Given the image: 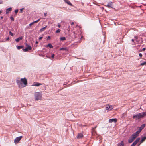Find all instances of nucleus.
Masks as SVG:
<instances>
[{
	"label": "nucleus",
	"instance_id": "nucleus-50",
	"mask_svg": "<svg viewBox=\"0 0 146 146\" xmlns=\"http://www.w3.org/2000/svg\"><path fill=\"white\" fill-rule=\"evenodd\" d=\"M74 24V23L73 22H72V23H71V25H73V24Z\"/></svg>",
	"mask_w": 146,
	"mask_h": 146
},
{
	"label": "nucleus",
	"instance_id": "nucleus-26",
	"mask_svg": "<svg viewBox=\"0 0 146 146\" xmlns=\"http://www.w3.org/2000/svg\"><path fill=\"white\" fill-rule=\"evenodd\" d=\"M23 51L24 52H27L28 51V50L27 49V48H25L23 49Z\"/></svg>",
	"mask_w": 146,
	"mask_h": 146
},
{
	"label": "nucleus",
	"instance_id": "nucleus-53",
	"mask_svg": "<svg viewBox=\"0 0 146 146\" xmlns=\"http://www.w3.org/2000/svg\"><path fill=\"white\" fill-rule=\"evenodd\" d=\"M96 127H94L93 128H92V129H95L96 128Z\"/></svg>",
	"mask_w": 146,
	"mask_h": 146
},
{
	"label": "nucleus",
	"instance_id": "nucleus-23",
	"mask_svg": "<svg viewBox=\"0 0 146 146\" xmlns=\"http://www.w3.org/2000/svg\"><path fill=\"white\" fill-rule=\"evenodd\" d=\"M142 115L143 117L146 116V112L142 113Z\"/></svg>",
	"mask_w": 146,
	"mask_h": 146
},
{
	"label": "nucleus",
	"instance_id": "nucleus-27",
	"mask_svg": "<svg viewBox=\"0 0 146 146\" xmlns=\"http://www.w3.org/2000/svg\"><path fill=\"white\" fill-rule=\"evenodd\" d=\"M27 49L29 50H31V49L32 48L30 46L28 45L27 47Z\"/></svg>",
	"mask_w": 146,
	"mask_h": 146
},
{
	"label": "nucleus",
	"instance_id": "nucleus-19",
	"mask_svg": "<svg viewBox=\"0 0 146 146\" xmlns=\"http://www.w3.org/2000/svg\"><path fill=\"white\" fill-rule=\"evenodd\" d=\"M11 10L12 8L11 7H9V8L7 9L6 11V14L8 13L9 11H11Z\"/></svg>",
	"mask_w": 146,
	"mask_h": 146
},
{
	"label": "nucleus",
	"instance_id": "nucleus-25",
	"mask_svg": "<svg viewBox=\"0 0 146 146\" xmlns=\"http://www.w3.org/2000/svg\"><path fill=\"white\" fill-rule=\"evenodd\" d=\"M145 124H142L140 128L142 129H143L145 126Z\"/></svg>",
	"mask_w": 146,
	"mask_h": 146
},
{
	"label": "nucleus",
	"instance_id": "nucleus-16",
	"mask_svg": "<svg viewBox=\"0 0 146 146\" xmlns=\"http://www.w3.org/2000/svg\"><path fill=\"white\" fill-rule=\"evenodd\" d=\"M64 1L66 3H67L69 5L72 6L73 5L71 3V2L68 0H64Z\"/></svg>",
	"mask_w": 146,
	"mask_h": 146
},
{
	"label": "nucleus",
	"instance_id": "nucleus-36",
	"mask_svg": "<svg viewBox=\"0 0 146 146\" xmlns=\"http://www.w3.org/2000/svg\"><path fill=\"white\" fill-rule=\"evenodd\" d=\"M18 9H16L15 11V13H17L18 12Z\"/></svg>",
	"mask_w": 146,
	"mask_h": 146
},
{
	"label": "nucleus",
	"instance_id": "nucleus-38",
	"mask_svg": "<svg viewBox=\"0 0 146 146\" xmlns=\"http://www.w3.org/2000/svg\"><path fill=\"white\" fill-rule=\"evenodd\" d=\"M54 54H53L52 55V58H53L54 57Z\"/></svg>",
	"mask_w": 146,
	"mask_h": 146
},
{
	"label": "nucleus",
	"instance_id": "nucleus-48",
	"mask_svg": "<svg viewBox=\"0 0 146 146\" xmlns=\"http://www.w3.org/2000/svg\"><path fill=\"white\" fill-rule=\"evenodd\" d=\"M131 41L133 42H134L135 43V42H134V40L133 39H132V40H131Z\"/></svg>",
	"mask_w": 146,
	"mask_h": 146
},
{
	"label": "nucleus",
	"instance_id": "nucleus-35",
	"mask_svg": "<svg viewBox=\"0 0 146 146\" xmlns=\"http://www.w3.org/2000/svg\"><path fill=\"white\" fill-rule=\"evenodd\" d=\"M24 9V8H22L20 9V12L21 13L23 12V10Z\"/></svg>",
	"mask_w": 146,
	"mask_h": 146
},
{
	"label": "nucleus",
	"instance_id": "nucleus-43",
	"mask_svg": "<svg viewBox=\"0 0 146 146\" xmlns=\"http://www.w3.org/2000/svg\"><path fill=\"white\" fill-rule=\"evenodd\" d=\"M3 3L2 0H0V4H2Z\"/></svg>",
	"mask_w": 146,
	"mask_h": 146
},
{
	"label": "nucleus",
	"instance_id": "nucleus-10",
	"mask_svg": "<svg viewBox=\"0 0 146 146\" xmlns=\"http://www.w3.org/2000/svg\"><path fill=\"white\" fill-rule=\"evenodd\" d=\"M117 121V119L116 118L111 119H110L109 120V122L111 123L113 122L115 123H116Z\"/></svg>",
	"mask_w": 146,
	"mask_h": 146
},
{
	"label": "nucleus",
	"instance_id": "nucleus-9",
	"mask_svg": "<svg viewBox=\"0 0 146 146\" xmlns=\"http://www.w3.org/2000/svg\"><path fill=\"white\" fill-rule=\"evenodd\" d=\"M140 139V138H137L132 143L131 146H135Z\"/></svg>",
	"mask_w": 146,
	"mask_h": 146
},
{
	"label": "nucleus",
	"instance_id": "nucleus-58",
	"mask_svg": "<svg viewBox=\"0 0 146 146\" xmlns=\"http://www.w3.org/2000/svg\"><path fill=\"white\" fill-rule=\"evenodd\" d=\"M139 145L138 146H139Z\"/></svg>",
	"mask_w": 146,
	"mask_h": 146
},
{
	"label": "nucleus",
	"instance_id": "nucleus-57",
	"mask_svg": "<svg viewBox=\"0 0 146 146\" xmlns=\"http://www.w3.org/2000/svg\"><path fill=\"white\" fill-rule=\"evenodd\" d=\"M82 4H83V3H82Z\"/></svg>",
	"mask_w": 146,
	"mask_h": 146
},
{
	"label": "nucleus",
	"instance_id": "nucleus-22",
	"mask_svg": "<svg viewBox=\"0 0 146 146\" xmlns=\"http://www.w3.org/2000/svg\"><path fill=\"white\" fill-rule=\"evenodd\" d=\"M47 46L49 47L50 48H52L53 47V46L50 44H48Z\"/></svg>",
	"mask_w": 146,
	"mask_h": 146
},
{
	"label": "nucleus",
	"instance_id": "nucleus-5",
	"mask_svg": "<svg viewBox=\"0 0 146 146\" xmlns=\"http://www.w3.org/2000/svg\"><path fill=\"white\" fill-rule=\"evenodd\" d=\"M21 79L22 84H23V85L24 86H26L27 84V80L25 78V77L24 78H21Z\"/></svg>",
	"mask_w": 146,
	"mask_h": 146
},
{
	"label": "nucleus",
	"instance_id": "nucleus-30",
	"mask_svg": "<svg viewBox=\"0 0 146 146\" xmlns=\"http://www.w3.org/2000/svg\"><path fill=\"white\" fill-rule=\"evenodd\" d=\"M44 30H45V29L43 28H41L40 30V32H42V31H44Z\"/></svg>",
	"mask_w": 146,
	"mask_h": 146
},
{
	"label": "nucleus",
	"instance_id": "nucleus-40",
	"mask_svg": "<svg viewBox=\"0 0 146 146\" xmlns=\"http://www.w3.org/2000/svg\"><path fill=\"white\" fill-rule=\"evenodd\" d=\"M47 13L46 12L45 13H44V16L45 17H46L47 16Z\"/></svg>",
	"mask_w": 146,
	"mask_h": 146
},
{
	"label": "nucleus",
	"instance_id": "nucleus-54",
	"mask_svg": "<svg viewBox=\"0 0 146 146\" xmlns=\"http://www.w3.org/2000/svg\"><path fill=\"white\" fill-rule=\"evenodd\" d=\"M3 16H1V19H3Z\"/></svg>",
	"mask_w": 146,
	"mask_h": 146
},
{
	"label": "nucleus",
	"instance_id": "nucleus-17",
	"mask_svg": "<svg viewBox=\"0 0 146 146\" xmlns=\"http://www.w3.org/2000/svg\"><path fill=\"white\" fill-rule=\"evenodd\" d=\"M146 139V135L141 137V139L140 141L141 143H143V141Z\"/></svg>",
	"mask_w": 146,
	"mask_h": 146
},
{
	"label": "nucleus",
	"instance_id": "nucleus-45",
	"mask_svg": "<svg viewBox=\"0 0 146 146\" xmlns=\"http://www.w3.org/2000/svg\"><path fill=\"white\" fill-rule=\"evenodd\" d=\"M43 38L42 37H40L39 38V40Z\"/></svg>",
	"mask_w": 146,
	"mask_h": 146
},
{
	"label": "nucleus",
	"instance_id": "nucleus-49",
	"mask_svg": "<svg viewBox=\"0 0 146 146\" xmlns=\"http://www.w3.org/2000/svg\"><path fill=\"white\" fill-rule=\"evenodd\" d=\"M9 39V37H7L6 38V40H8Z\"/></svg>",
	"mask_w": 146,
	"mask_h": 146
},
{
	"label": "nucleus",
	"instance_id": "nucleus-14",
	"mask_svg": "<svg viewBox=\"0 0 146 146\" xmlns=\"http://www.w3.org/2000/svg\"><path fill=\"white\" fill-rule=\"evenodd\" d=\"M83 136V135L82 133H78L77 135V138L78 139H80L82 138Z\"/></svg>",
	"mask_w": 146,
	"mask_h": 146
},
{
	"label": "nucleus",
	"instance_id": "nucleus-11",
	"mask_svg": "<svg viewBox=\"0 0 146 146\" xmlns=\"http://www.w3.org/2000/svg\"><path fill=\"white\" fill-rule=\"evenodd\" d=\"M141 130H138L133 134L137 137L138 136Z\"/></svg>",
	"mask_w": 146,
	"mask_h": 146
},
{
	"label": "nucleus",
	"instance_id": "nucleus-21",
	"mask_svg": "<svg viewBox=\"0 0 146 146\" xmlns=\"http://www.w3.org/2000/svg\"><path fill=\"white\" fill-rule=\"evenodd\" d=\"M66 40V38L65 37H61L60 38V40L61 41H64Z\"/></svg>",
	"mask_w": 146,
	"mask_h": 146
},
{
	"label": "nucleus",
	"instance_id": "nucleus-46",
	"mask_svg": "<svg viewBox=\"0 0 146 146\" xmlns=\"http://www.w3.org/2000/svg\"><path fill=\"white\" fill-rule=\"evenodd\" d=\"M145 48H143L142 49L143 51H144L145 50Z\"/></svg>",
	"mask_w": 146,
	"mask_h": 146
},
{
	"label": "nucleus",
	"instance_id": "nucleus-42",
	"mask_svg": "<svg viewBox=\"0 0 146 146\" xmlns=\"http://www.w3.org/2000/svg\"><path fill=\"white\" fill-rule=\"evenodd\" d=\"M67 84V83L66 82H64L63 84V85H66Z\"/></svg>",
	"mask_w": 146,
	"mask_h": 146
},
{
	"label": "nucleus",
	"instance_id": "nucleus-3",
	"mask_svg": "<svg viewBox=\"0 0 146 146\" xmlns=\"http://www.w3.org/2000/svg\"><path fill=\"white\" fill-rule=\"evenodd\" d=\"M143 117L142 113H139L133 116V119H138Z\"/></svg>",
	"mask_w": 146,
	"mask_h": 146
},
{
	"label": "nucleus",
	"instance_id": "nucleus-1",
	"mask_svg": "<svg viewBox=\"0 0 146 146\" xmlns=\"http://www.w3.org/2000/svg\"><path fill=\"white\" fill-rule=\"evenodd\" d=\"M35 98V100H41L42 98V94L41 92H36L34 94Z\"/></svg>",
	"mask_w": 146,
	"mask_h": 146
},
{
	"label": "nucleus",
	"instance_id": "nucleus-24",
	"mask_svg": "<svg viewBox=\"0 0 146 146\" xmlns=\"http://www.w3.org/2000/svg\"><path fill=\"white\" fill-rule=\"evenodd\" d=\"M146 65V62H144L143 63H141L140 65L143 66Z\"/></svg>",
	"mask_w": 146,
	"mask_h": 146
},
{
	"label": "nucleus",
	"instance_id": "nucleus-29",
	"mask_svg": "<svg viewBox=\"0 0 146 146\" xmlns=\"http://www.w3.org/2000/svg\"><path fill=\"white\" fill-rule=\"evenodd\" d=\"M9 34L11 36H13V33L11 31H10L9 32Z\"/></svg>",
	"mask_w": 146,
	"mask_h": 146
},
{
	"label": "nucleus",
	"instance_id": "nucleus-32",
	"mask_svg": "<svg viewBox=\"0 0 146 146\" xmlns=\"http://www.w3.org/2000/svg\"><path fill=\"white\" fill-rule=\"evenodd\" d=\"M134 38H135L134 40H136L137 42H138V41L137 40V39L138 38V37L137 36H135Z\"/></svg>",
	"mask_w": 146,
	"mask_h": 146
},
{
	"label": "nucleus",
	"instance_id": "nucleus-37",
	"mask_svg": "<svg viewBox=\"0 0 146 146\" xmlns=\"http://www.w3.org/2000/svg\"><path fill=\"white\" fill-rule=\"evenodd\" d=\"M34 24V23H33V22L29 24V26H31L32 25H33V24Z\"/></svg>",
	"mask_w": 146,
	"mask_h": 146
},
{
	"label": "nucleus",
	"instance_id": "nucleus-47",
	"mask_svg": "<svg viewBox=\"0 0 146 146\" xmlns=\"http://www.w3.org/2000/svg\"><path fill=\"white\" fill-rule=\"evenodd\" d=\"M47 27V26H45L44 27H43V28L45 30V29H46V28Z\"/></svg>",
	"mask_w": 146,
	"mask_h": 146
},
{
	"label": "nucleus",
	"instance_id": "nucleus-44",
	"mask_svg": "<svg viewBox=\"0 0 146 146\" xmlns=\"http://www.w3.org/2000/svg\"><path fill=\"white\" fill-rule=\"evenodd\" d=\"M50 36H48L47 37V40H49V39H50Z\"/></svg>",
	"mask_w": 146,
	"mask_h": 146
},
{
	"label": "nucleus",
	"instance_id": "nucleus-4",
	"mask_svg": "<svg viewBox=\"0 0 146 146\" xmlns=\"http://www.w3.org/2000/svg\"><path fill=\"white\" fill-rule=\"evenodd\" d=\"M136 138V137L132 134L129 138L128 142L129 143H132Z\"/></svg>",
	"mask_w": 146,
	"mask_h": 146
},
{
	"label": "nucleus",
	"instance_id": "nucleus-18",
	"mask_svg": "<svg viewBox=\"0 0 146 146\" xmlns=\"http://www.w3.org/2000/svg\"><path fill=\"white\" fill-rule=\"evenodd\" d=\"M22 39L23 37L22 36H21L16 39L15 40L16 42H18L20 40H22Z\"/></svg>",
	"mask_w": 146,
	"mask_h": 146
},
{
	"label": "nucleus",
	"instance_id": "nucleus-28",
	"mask_svg": "<svg viewBox=\"0 0 146 146\" xmlns=\"http://www.w3.org/2000/svg\"><path fill=\"white\" fill-rule=\"evenodd\" d=\"M23 46H17V48L18 50H19L22 48Z\"/></svg>",
	"mask_w": 146,
	"mask_h": 146
},
{
	"label": "nucleus",
	"instance_id": "nucleus-33",
	"mask_svg": "<svg viewBox=\"0 0 146 146\" xmlns=\"http://www.w3.org/2000/svg\"><path fill=\"white\" fill-rule=\"evenodd\" d=\"M40 20V19H38L37 20H36V21H33V23H37Z\"/></svg>",
	"mask_w": 146,
	"mask_h": 146
},
{
	"label": "nucleus",
	"instance_id": "nucleus-51",
	"mask_svg": "<svg viewBox=\"0 0 146 146\" xmlns=\"http://www.w3.org/2000/svg\"><path fill=\"white\" fill-rule=\"evenodd\" d=\"M142 129H141V128H140V127L138 130H141H141H142Z\"/></svg>",
	"mask_w": 146,
	"mask_h": 146
},
{
	"label": "nucleus",
	"instance_id": "nucleus-41",
	"mask_svg": "<svg viewBox=\"0 0 146 146\" xmlns=\"http://www.w3.org/2000/svg\"><path fill=\"white\" fill-rule=\"evenodd\" d=\"M58 26L59 27H60L61 26V25L60 23H58Z\"/></svg>",
	"mask_w": 146,
	"mask_h": 146
},
{
	"label": "nucleus",
	"instance_id": "nucleus-20",
	"mask_svg": "<svg viewBox=\"0 0 146 146\" xmlns=\"http://www.w3.org/2000/svg\"><path fill=\"white\" fill-rule=\"evenodd\" d=\"M124 144L123 141H121V143L118 144V146H124Z\"/></svg>",
	"mask_w": 146,
	"mask_h": 146
},
{
	"label": "nucleus",
	"instance_id": "nucleus-8",
	"mask_svg": "<svg viewBox=\"0 0 146 146\" xmlns=\"http://www.w3.org/2000/svg\"><path fill=\"white\" fill-rule=\"evenodd\" d=\"M106 7L108 8H113V3L112 2L110 1L109 2L108 4L106 5H105Z\"/></svg>",
	"mask_w": 146,
	"mask_h": 146
},
{
	"label": "nucleus",
	"instance_id": "nucleus-2",
	"mask_svg": "<svg viewBox=\"0 0 146 146\" xmlns=\"http://www.w3.org/2000/svg\"><path fill=\"white\" fill-rule=\"evenodd\" d=\"M16 82L18 85V86L20 88H21L25 87V86H24L21 81V79H20L19 78L16 80Z\"/></svg>",
	"mask_w": 146,
	"mask_h": 146
},
{
	"label": "nucleus",
	"instance_id": "nucleus-12",
	"mask_svg": "<svg viewBox=\"0 0 146 146\" xmlns=\"http://www.w3.org/2000/svg\"><path fill=\"white\" fill-rule=\"evenodd\" d=\"M141 130H138L133 134L137 137L138 136Z\"/></svg>",
	"mask_w": 146,
	"mask_h": 146
},
{
	"label": "nucleus",
	"instance_id": "nucleus-31",
	"mask_svg": "<svg viewBox=\"0 0 146 146\" xmlns=\"http://www.w3.org/2000/svg\"><path fill=\"white\" fill-rule=\"evenodd\" d=\"M10 19H11V20L12 21H14V18L12 16H11L10 17Z\"/></svg>",
	"mask_w": 146,
	"mask_h": 146
},
{
	"label": "nucleus",
	"instance_id": "nucleus-52",
	"mask_svg": "<svg viewBox=\"0 0 146 146\" xmlns=\"http://www.w3.org/2000/svg\"><path fill=\"white\" fill-rule=\"evenodd\" d=\"M38 43V42L37 41H36V42H35V44H37Z\"/></svg>",
	"mask_w": 146,
	"mask_h": 146
},
{
	"label": "nucleus",
	"instance_id": "nucleus-34",
	"mask_svg": "<svg viewBox=\"0 0 146 146\" xmlns=\"http://www.w3.org/2000/svg\"><path fill=\"white\" fill-rule=\"evenodd\" d=\"M60 30L59 29H57L56 31V33H59L60 32Z\"/></svg>",
	"mask_w": 146,
	"mask_h": 146
},
{
	"label": "nucleus",
	"instance_id": "nucleus-15",
	"mask_svg": "<svg viewBox=\"0 0 146 146\" xmlns=\"http://www.w3.org/2000/svg\"><path fill=\"white\" fill-rule=\"evenodd\" d=\"M60 50H64V51H68L69 48H66V47H62V48H60Z\"/></svg>",
	"mask_w": 146,
	"mask_h": 146
},
{
	"label": "nucleus",
	"instance_id": "nucleus-55",
	"mask_svg": "<svg viewBox=\"0 0 146 146\" xmlns=\"http://www.w3.org/2000/svg\"><path fill=\"white\" fill-rule=\"evenodd\" d=\"M46 57H47V58H50V57H48V56H46Z\"/></svg>",
	"mask_w": 146,
	"mask_h": 146
},
{
	"label": "nucleus",
	"instance_id": "nucleus-13",
	"mask_svg": "<svg viewBox=\"0 0 146 146\" xmlns=\"http://www.w3.org/2000/svg\"><path fill=\"white\" fill-rule=\"evenodd\" d=\"M42 84L41 83H38L37 82H35L33 84V86H38L40 85H41Z\"/></svg>",
	"mask_w": 146,
	"mask_h": 146
},
{
	"label": "nucleus",
	"instance_id": "nucleus-56",
	"mask_svg": "<svg viewBox=\"0 0 146 146\" xmlns=\"http://www.w3.org/2000/svg\"><path fill=\"white\" fill-rule=\"evenodd\" d=\"M70 86V84H69L68 85V86Z\"/></svg>",
	"mask_w": 146,
	"mask_h": 146
},
{
	"label": "nucleus",
	"instance_id": "nucleus-6",
	"mask_svg": "<svg viewBox=\"0 0 146 146\" xmlns=\"http://www.w3.org/2000/svg\"><path fill=\"white\" fill-rule=\"evenodd\" d=\"M22 137V136H20L16 137L14 140L15 143V144H17L19 143Z\"/></svg>",
	"mask_w": 146,
	"mask_h": 146
},
{
	"label": "nucleus",
	"instance_id": "nucleus-39",
	"mask_svg": "<svg viewBox=\"0 0 146 146\" xmlns=\"http://www.w3.org/2000/svg\"><path fill=\"white\" fill-rule=\"evenodd\" d=\"M139 56L140 57H141L142 56V54L141 53H140L139 54Z\"/></svg>",
	"mask_w": 146,
	"mask_h": 146
},
{
	"label": "nucleus",
	"instance_id": "nucleus-7",
	"mask_svg": "<svg viewBox=\"0 0 146 146\" xmlns=\"http://www.w3.org/2000/svg\"><path fill=\"white\" fill-rule=\"evenodd\" d=\"M113 108V106L110 105H107L106 107V110L108 111L111 110Z\"/></svg>",
	"mask_w": 146,
	"mask_h": 146
}]
</instances>
